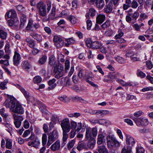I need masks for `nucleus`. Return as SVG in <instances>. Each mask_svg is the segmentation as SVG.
<instances>
[{"mask_svg": "<svg viewBox=\"0 0 153 153\" xmlns=\"http://www.w3.org/2000/svg\"><path fill=\"white\" fill-rule=\"evenodd\" d=\"M16 100L14 98L7 99L4 103V105L6 108H9L12 111L16 106Z\"/></svg>", "mask_w": 153, "mask_h": 153, "instance_id": "nucleus-1", "label": "nucleus"}, {"mask_svg": "<svg viewBox=\"0 0 153 153\" xmlns=\"http://www.w3.org/2000/svg\"><path fill=\"white\" fill-rule=\"evenodd\" d=\"M58 133L57 130H54L51 133L48 137V140L47 145L50 146L58 137Z\"/></svg>", "mask_w": 153, "mask_h": 153, "instance_id": "nucleus-2", "label": "nucleus"}, {"mask_svg": "<svg viewBox=\"0 0 153 153\" xmlns=\"http://www.w3.org/2000/svg\"><path fill=\"white\" fill-rule=\"evenodd\" d=\"M60 125L62 131H70L71 126L69 120L68 118H65L63 120Z\"/></svg>", "mask_w": 153, "mask_h": 153, "instance_id": "nucleus-3", "label": "nucleus"}, {"mask_svg": "<svg viewBox=\"0 0 153 153\" xmlns=\"http://www.w3.org/2000/svg\"><path fill=\"white\" fill-rule=\"evenodd\" d=\"M88 1L100 9H102L105 5L104 0H88Z\"/></svg>", "mask_w": 153, "mask_h": 153, "instance_id": "nucleus-4", "label": "nucleus"}, {"mask_svg": "<svg viewBox=\"0 0 153 153\" xmlns=\"http://www.w3.org/2000/svg\"><path fill=\"white\" fill-rule=\"evenodd\" d=\"M133 120L138 126H146L149 124V121L147 119H144L141 117L135 118Z\"/></svg>", "mask_w": 153, "mask_h": 153, "instance_id": "nucleus-5", "label": "nucleus"}, {"mask_svg": "<svg viewBox=\"0 0 153 153\" xmlns=\"http://www.w3.org/2000/svg\"><path fill=\"white\" fill-rule=\"evenodd\" d=\"M39 14L43 17L46 16L47 14L46 5L43 1L39 2Z\"/></svg>", "mask_w": 153, "mask_h": 153, "instance_id": "nucleus-6", "label": "nucleus"}, {"mask_svg": "<svg viewBox=\"0 0 153 153\" xmlns=\"http://www.w3.org/2000/svg\"><path fill=\"white\" fill-rule=\"evenodd\" d=\"M53 41L56 46L58 48L61 47L64 45V41L59 36H54L53 38Z\"/></svg>", "mask_w": 153, "mask_h": 153, "instance_id": "nucleus-7", "label": "nucleus"}, {"mask_svg": "<svg viewBox=\"0 0 153 153\" xmlns=\"http://www.w3.org/2000/svg\"><path fill=\"white\" fill-rule=\"evenodd\" d=\"M12 111L15 113L22 114L24 113L25 110L24 108L20 104L16 102V106Z\"/></svg>", "mask_w": 153, "mask_h": 153, "instance_id": "nucleus-8", "label": "nucleus"}, {"mask_svg": "<svg viewBox=\"0 0 153 153\" xmlns=\"http://www.w3.org/2000/svg\"><path fill=\"white\" fill-rule=\"evenodd\" d=\"M56 58L53 55L51 56L48 58V64L54 68L58 67L59 66V62L56 60Z\"/></svg>", "mask_w": 153, "mask_h": 153, "instance_id": "nucleus-9", "label": "nucleus"}, {"mask_svg": "<svg viewBox=\"0 0 153 153\" xmlns=\"http://www.w3.org/2000/svg\"><path fill=\"white\" fill-rule=\"evenodd\" d=\"M21 57L20 54L16 51H15L13 58V64L17 66L20 63Z\"/></svg>", "mask_w": 153, "mask_h": 153, "instance_id": "nucleus-10", "label": "nucleus"}, {"mask_svg": "<svg viewBox=\"0 0 153 153\" xmlns=\"http://www.w3.org/2000/svg\"><path fill=\"white\" fill-rule=\"evenodd\" d=\"M16 86L19 89L22 93L23 94L27 100H30V96L29 95V93L28 92L26 91L19 84H17L16 85Z\"/></svg>", "mask_w": 153, "mask_h": 153, "instance_id": "nucleus-11", "label": "nucleus"}, {"mask_svg": "<svg viewBox=\"0 0 153 153\" xmlns=\"http://www.w3.org/2000/svg\"><path fill=\"white\" fill-rule=\"evenodd\" d=\"M126 142L127 145L131 147L133 146L135 143L134 139L130 135L126 134Z\"/></svg>", "mask_w": 153, "mask_h": 153, "instance_id": "nucleus-12", "label": "nucleus"}, {"mask_svg": "<svg viewBox=\"0 0 153 153\" xmlns=\"http://www.w3.org/2000/svg\"><path fill=\"white\" fill-rule=\"evenodd\" d=\"M116 139L113 136L109 135L107 137V145L108 147H112L114 146V142Z\"/></svg>", "mask_w": 153, "mask_h": 153, "instance_id": "nucleus-13", "label": "nucleus"}, {"mask_svg": "<svg viewBox=\"0 0 153 153\" xmlns=\"http://www.w3.org/2000/svg\"><path fill=\"white\" fill-rule=\"evenodd\" d=\"M2 58L3 59H1L0 60V64H4L6 66L9 65V60L10 58L9 54H6L5 55L4 54Z\"/></svg>", "mask_w": 153, "mask_h": 153, "instance_id": "nucleus-14", "label": "nucleus"}, {"mask_svg": "<svg viewBox=\"0 0 153 153\" xmlns=\"http://www.w3.org/2000/svg\"><path fill=\"white\" fill-rule=\"evenodd\" d=\"M53 73L55 75V77L58 79L62 77L63 75V72L60 71V69L58 67L54 68L53 70Z\"/></svg>", "mask_w": 153, "mask_h": 153, "instance_id": "nucleus-15", "label": "nucleus"}, {"mask_svg": "<svg viewBox=\"0 0 153 153\" xmlns=\"http://www.w3.org/2000/svg\"><path fill=\"white\" fill-rule=\"evenodd\" d=\"M96 143L95 139L94 137H91L89 139L87 145V149H92L94 147Z\"/></svg>", "mask_w": 153, "mask_h": 153, "instance_id": "nucleus-16", "label": "nucleus"}, {"mask_svg": "<svg viewBox=\"0 0 153 153\" xmlns=\"http://www.w3.org/2000/svg\"><path fill=\"white\" fill-rule=\"evenodd\" d=\"M16 16V13L15 11L13 10H11L7 12L5 15L6 19L8 18H14Z\"/></svg>", "mask_w": 153, "mask_h": 153, "instance_id": "nucleus-17", "label": "nucleus"}, {"mask_svg": "<svg viewBox=\"0 0 153 153\" xmlns=\"http://www.w3.org/2000/svg\"><path fill=\"white\" fill-rule=\"evenodd\" d=\"M21 65L22 69L26 71H28L30 67V65L27 60L22 61Z\"/></svg>", "mask_w": 153, "mask_h": 153, "instance_id": "nucleus-18", "label": "nucleus"}, {"mask_svg": "<svg viewBox=\"0 0 153 153\" xmlns=\"http://www.w3.org/2000/svg\"><path fill=\"white\" fill-rule=\"evenodd\" d=\"M105 136L102 134H99L97 137V143L98 145H101L104 143L105 141Z\"/></svg>", "mask_w": 153, "mask_h": 153, "instance_id": "nucleus-19", "label": "nucleus"}, {"mask_svg": "<svg viewBox=\"0 0 153 153\" xmlns=\"http://www.w3.org/2000/svg\"><path fill=\"white\" fill-rule=\"evenodd\" d=\"M60 147V141L58 140L52 144L51 147V150L53 151H56L59 150Z\"/></svg>", "mask_w": 153, "mask_h": 153, "instance_id": "nucleus-20", "label": "nucleus"}, {"mask_svg": "<svg viewBox=\"0 0 153 153\" xmlns=\"http://www.w3.org/2000/svg\"><path fill=\"white\" fill-rule=\"evenodd\" d=\"M120 76V74L117 72H111L107 75V77L109 78H110L112 82L113 79H116L118 76Z\"/></svg>", "mask_w": 153, "mask_h": 153, "instance_id": "nucleus-21", "label": "nucleus"}, {"mask_svg": "<svg viewBox=\"0 0 153 153\" xmlns=\"http://www.w3.org/2000/svg\"><path fill=\"white\" fill-rule=\"evenodd\" d=\"M101 44L97 41H93L91 45L89 46V48H91L94 49L99 48L101 46Z\"/></svg>", "mask_w": 153, "mask_h": 153, "instance_id": "nucleus-22", "label": "nucleus"}, {"mask_svg": "<svg viewBox=\"0 0 153 153\" xmlns=\"http://www.w3.org/2000/svg\"><path fill=\"white\" fill-rule=\"evenodd\" d=\"M105 16L104 14H100L96 18V23L98 24H102L105 20Z\"/></svg>", "mask_w": 153, "mask_h": 153, "instance_id": "nucleus-23", "label": "nucleus"}, {"mask_svg": "<svg viewBox=\"0 0 153 153\" xmlns=\"http://www.w3.org/2000/svg\"><path fill=\"white\" fill-rule=\"evenodd\" d=\"M56 79L55 78L49 80L48 82V85L49 86L48 87L49 89L51 90L55 88L56 85V84L55 83Z\"/></svg>", "mask_w": 153, "mask_h": 153, "instance_id": "nucleus-24", "label": "nucleus"}, {"mask_svg": "<svg viewBox=\"0 0 153 153\" xmlns=\"http://www.w3.org/2000/svg\"><path fill=\"white\" fill-rule=\"evenodd\" d=\"M63 137H62V141L63 143L62 145L64 146L66 144L65 142H66L67 139L68 138V133L70 131H62Z\"/></svg>", "mask_w": 153, "mask_h": 153, "instance_id": "nucleus-25", "label": "nucleus"}, {"mask_svg": "<svg viewBox=\"0 0 153 153\" xmlns=\"http://www.w3.org/2000/svg\"><path fill=\"white\" fill-rule=\"evenodd\" d=\"M40 104V109L41 111L43 116H45L48 114V111L47 110L46 107L43 104L39 102V105Z\"/></svg>", "mask_w": 153, "mask_h": 153, "instance_id": "nucleus-26", "label": "nucleus"}, {"mask_svg": "<svg viewBox=\"0 0 153 153\" xmlns=\"http://www.w3.org/2000/svg\"><path fill=\"white\" fill-rule=\"evenodd\" d=\"M112 10V4L111 3H109L105 6L104 9V11L105 12L108 13H111Z\"/></svg>", "mask_w": 153, "mask_h": 153, "instance_id": "nucleus-27", "label": "nucleus"}, {"mask_svg": "<svg viewBox=\"0 0 153 153\" xmlns=\"http://www.w3.org/2000/svg\"><path fill=\"white\" fill-rule=\"evenodd\" d=\"M91 128L90 127L87 128L86 129L85 133V138L87 139H90L91 137H93L92 136Z\"/></svg>", "mask_w": 153, "mask_h": 153, "instance_id": "nucleus-28", "label": "nucleus"}, {"mask_svg": "<svg viewBox=\"0 0 153 153\" xmlns=\"http://www.w3.org/2000/svg\"><path fill=\"white\" fill-rule=\"evenodd\" d=\"M7 36V32L4 30H0V38L2 39H6Z\"/></svg>", "mask_w": 153, "mask_h": 153, "instance_id": "nucleus-29", "label": "nucleus"}, {"mask_svg": "<svg viewBox=\"0 0 153 153\" xmlns=\"http://www.w3.org/2000/svg\"><path fill=\"white\" fill-rule=\"evenodd\" d=\"M98 151L100 153H105L108 152L106 148L104 145L98 146Z\"/></svg>", "mask_w": 153, "mask_h": 153, "instance_id": "nucleus-30", "label": "nucleus"}, {"mask_svg": "<svg viewBox=\"0 0 153 153\" xmlns=\"http://www.w3.org/2000/svg\"><path fill=\"white\" fill-rule=\"evenodd\" d=\"M13 116L15 121L22 122V121L23 120V118L22 116L14 114H13Z\"/></svg>", "mask_w": 153, "mask_h": 153, "instance_id": "nucleus-31", "label": "nucleus"}, {"mask_svg": "<svg viewBox=\"0 0 153 153\" xmlns=\"http://www.w3.org/2000/svg\"><path fill=\"white\" fill-rule=\"evenodd\" d=\"M47 57L46 55H42L39 59V64L40 65H43L46 62Z\"/></svg>", "mask_w": 153, "mask_h": 153, "instance_id": "nucleus-32", "label": "nucleus"}, {"mask_svg": "<svg viewBox=\"0 0 153 153\" xmlns=\"http://www.w3.org/2000/svg\"><path fill=\"white\" fill-rule=\"evenodd\" d=\"M77 149L79 151H80L83 149H87V147L85 143H78Z\"/></svg>", "mask_w": 153, "mask_h": 153, "instance_id": "nucleus-33", "label": "nucleus"}, {"mask_svg": "<svg viewBox=\"0 0 153 153\" xmlns=\"http://www.w3.org/2000/svg\"><path fill=\"white\" fill-rule=\"evenodd\" d=\"M68 20L71 22L73 24H75L77 22V19L76 17L73 16H69L67 17Z\"/></svg>", "mask_w": 153, "mask_h": 153, "instance_id": "nucleus-34", "label": "nucleus"}, {"mask_svg": "<svg viewBox=\"0 0 153 153\" xmlns=\"http://www.w3.org/2000/svg\"><path fill=\"white\" fill-rule=\"evenodd\" d=\"M58 98L61 101L65 102H69V99L65 95L59 96Z\"/></svg>", "mask_w": 153, "mask_h": 153, "instance_id": "nucleus-35", "label": "nucleus"}, {"mask_svg": "<svg viewBox=\"0 0 153 153\" xmlns=\"http://www.w3.org/2000/svg\"><path fill=\"white\" fill-rule=\"evenodd\" d=\"M33 21L31 19H30L29 20L27 26L26 27V29L27 30H33Z\"/></svg>", "mask_w": 153, "mask_h": 153, "instance_id": "nucleus-36", "label": "nucleus"}, {"mask_svg": "<svg viewBox=\"0 0 153 153\" xmlns=\"http://www.w3.org/2000/svg\"><path fill=\"white\" fill-rule=\"evenodd\" d=\"M0 114L3 117L5 118H6L8 116V113L4 108L0 109Z\"/></svg>", "mask_w": 153, "mask_h": 153, "instance_id": "nucleus-37", "label": "nucleus"}, {"mask_svg": "<svg viewBox=\"0 0 153 153\" xmlns=\"http://www.w3.org/2000/svg\"><path fill=\"white\" fill-rule=\"evenodd\" d=\"M12 142L11 140L7 139L6 140V147L8 149H11L12 146Z\"/></svg>", "mask_w": 153, "mask_h": 153, "instance_id": "nucleus-38", "label": "nucleus"}, {"mask_svg": "<svg viewBox=\"0 0 153 153\" xmlns=\"http://www.w3.org/2000/svg\"><path fill=\"white\" fill-rule=\"evenodd\" d=\"M132 147L130 146H128L127 149H126L125 148L122 149L121 153H130L131 152Z\"/></svg>", "mask_w": 153, "mask_h": 153, "instance_id": "nucleus-39", "label": "nucleus"}, {"mask_svg": "<svg viewBox=\"0 0 153 153\" xmlns=\"http://www.w3.org/2000/svg\"><path fill=\"white\" fill-rule=\"evenodd\" d=\"M75 141L74 140H71L67 144V148L68 149L70 150L74 146L75 144Z\"/></svg>", "mask_w": 153, "mask_h": 153, "instance_id": "nucleus-40", "label": "nucleus"}, {"mask_svg": "<svg viewBox=\"0 0 153 153\" xmlns=\"http://www.w3.org/2000/svg\"><path fill=\"white\" fill-rule=\"evenodd\" d=\"M115 59L118 62L121 64H124L126 62V60L125 59L119 56L116 57Z\"/></svg>", "mask_w": 153, "mask_h": 153, "instance_id": "nucleus-41", "label": "nucleus"}, {"mask_svg": "<svg viewBox=\"0 0 153 153\" xmlns=\"http://www.w3.org/2000/svg\"><path fill=\"white\" fill-rule=\"evenodd\" d=\"M110 23L109 21L108 20H107L106 22L102 24L101 27L104 30L105 28L108 27L110 25Z\"/></svg>", "mask_w": 153, "mask_h": 153, "instance_id": "nucleus-42", "label": "nucleus"}, {"mask_svg": "<svg viewBox=\"0 0 153 153\" xmlns=\"http://www.w3.org/2000/svg\"><path fill=\"white\" fill-rule=\"evenodd\" d=\"M30 145H32L33 147L37 148H38V139H36L32 141Z\"/></svg>", "mask_w": 153, "mask_h": 153, "instance_id": "nucleus-43", "label": "nucleus"}, {"mask_svg": "<svg viewBox=\"0 0 153 153\" xmlns=\"http://www.w3.org/2000/svg\"><path fill=\"white\" fill-rule=\"evenodd\" d=\"M8 83L7 80H5L4 81L1 82L0 84V89L2 90H4L5 89V85Z\"/></svg>", "mask_w": 153, "mask_h": 153, "instance_id": "nucleus-44", "label": "nucleus"}, {"mask_svg": "<svg viewBox=\"0 0 153 153\" xmlns=\"http://www.w3.org/2000/svg\"><path fill=\"white\" fill-rule=\"evenodd\" d=\"M51 120L55 124L59 122V119L56 115H53Z\"/></svg>", "mask_w": 153, "mask_h": 153, "instance_id": "nucleus-45", "label": "nucleus"}, {"mask_svg": "<svg viewBox=\"0 0 153 153\" xmlns=\"http://www.w3.org/2000/svg\"><path fill=\"white\" fill-rule=\"evenodd\" d=\"M70 62L69 60H66L65 63V69L66 71L68 70L70 67Z\"/></svg>", "mask_w": 153, "mask_h": 153, "instance_id": "nucleus-46", "label": "nucleus"}, {"mask_svg": "<svg viewBox=\"0 0 153 153\" xmlns=\"http://www.w3.org/2000/svg\"><path fill=\"white\" fill-rule=\"evenodd\" d=\"M85 71L83 70H80L78 74V76L80 78H82L83 77H85Z\"/></svg>", "mask_w": 153, "mask_h": 153, "instance_id": "nucleus-47", "label": "nucleus"}, {"mask_svg": "<svg viewBox=\"0 0 153 153\" xmlns=\"http://www.w3.org/2000/svg\"><path fill=\"white\" fill-rule=\"evenodd\" d=\"M42 140L43 146L45 145L46 143L47 142V135L46 134H44L42 135Z\"/></svg>", "mask_w": 153, "mask_h": 153, "instance_id": "nucleus-48", "label": "nucleus"}, {"mask_svg": "<svg viewBox=\"0 0 153 153\" xmlns=\"http://www.w3.org/2000/svg\"><path fill=\"white\" fill-rule=\"evenodd\" d=\"M72 99L74 101L81 102L84 100L81 97L76 96V97H73Z\"/></svg>", "mask_w": 153, "mask_h": 153, "instance_id": "nucleus-49", "label": "nucleus"}, {"mask_svg": "<svg viewBox=\"0 0 153 153\" xmlns=\"http://www.w3.org/2000/svg\"><path fill=\"white\" fill-rule=\"evenodd\" d=\"M4 48L5 53L7 54H9L10 52V51L9 49L10 45L9 43H7L6 44Z\"/></svg>", "mask_w": 153, "mask_h": 153, "instance_id": "nucleus-50", "label": "nucleus"}, {"mask_svg": "<svg viewBox=\"0 0 153 153\" xmlns=\"http://www.w3.org/2000/svg\"><path fill=\"white\" fill-rule=\"evenodd\" d=\"M71 129H75L76 127L77 124L76 122L74 121H71Z\"/></svg>", "mask_w": 153, "mask_h": 153, "instance_id": "nucleus-51", "label": "nucleus"}, {"mask_svg": "<svg viewBox=\"0 0 153 153\" xmlns=\"http://www.w3.org/2000/svg\"><path fill=\"white\" fill-rule=\"evenodd\" d=\"M91 133L92 134L93 136L94 137H96L97 134V128L94 127L91 129Z\"/></svg>", "mask_w": 153, "mask_h": 153, "instance_id": "nucleus-52", "label": "nucleus"}, {"mask_svg": "<svg viewBox=\"0 0 153 153\" xmlns=\"http://www.w3.org/2000/svg\"><path fill=\"white\" fill-rule=\"evenodd\" d=\"M68 44H74L76 43V41L72 38L67 39H66Z\"/></svg>", "mask_w": 153, "mask_h": 153, "instance_id": "nucleus-53", "label": "nucleus"}, {"mask_svg": "<svg viewBox=\"0 0 153 153\" xmlns=\"http://www.w3.org/2000/svg\"><path fill=\"white\" fill-rule=\"evenodd\" d=\"M87 28L88 30H90L91 29V27L92 26V22L91 21L88 19L86 21Z\"/></svg>", "mask_w": 153, "mask_h": 153, "instance_id": "nucleus-54", "label": "nucleus"}, {"mask_svg": "<svg viewBox=\"0 0 153 153\" xmlns=\"http://www.w3.org/2000/svg\"><path fill=\"white\" fill-rule=\"evenodd\" d=\"M145 152L144 149L141 147H138L137 148V153H144Z\"/></svg>", "mask_w": 153, "mask_h": 153, "instance_id": "nucleus-55", "label": "nucleus"}, {"mask_svg": "<svg viewBox=\"0 0 153 153\" xmlns=\"http://www.w3.org/2000/svg\"><path fill=\"white\" fill-rule=\"evenodd\" d=\"M113 32L111 30H108L106 31L105 33V35L108 36H111L113 35Z\"/></svg>", "mask_w": 153, "mask_h": 153, "instance_id": "nucleus-56", "label": "nucleus"}, {"mask_svg": "<svg viewBox=\"0 0 153 153\" xmlns=\"http://www.w3.org/2000/svg\"><path fill=\"white\" fill-rule=\"evenodd\" d=\"M85 78H92V73L89 71L86 72L85 73Z\"/></svg>", "mask_w": 153, "mask_h": 153, "instance_id": "nucleus-57", "label": "nucleus"}, {"mask_svg": "<svg viewBox=\"0 0 153 153\" xmlns=\"http://www.w3.org/2000/svg\"><path fill=\"white\" fill-rule=\"evenodd\" d=\"M146 63L147 68L149 69H151L153 67V65L152 64L151 61H147Z\"/></svg>", "mask_w": 153, "mask_h": 153, "instance_id": "nucleus-58", "label": "nucleus"}, {"mask_svg": "<svg viewBox=\"0 0 153 153\" xmlns=\"http://www.w3.org/2000/svg\"><path fill=\"white\" fill-rule=\"evenodd\" d=\"M132 27L136 31H138L140 30V26L137 23L134 24Z\"/></svg>", "mask_w": 153, "mask_h": 153, "instance_id": "nucleus-59", "label": "nucleus"}, {"mask_svg": "<svg viewBox=\"0 0 153 153\" xmlns=\"http://www.w3.org/2000/svg\"><path fill=\"white\" fill-rule=\"evenodd\" d=\"M143 114V112L141 111H138L134 113V115L136 117H139Z\"/></svg>", "mask_w": 153, "mask_h": 153, "instance_id": "nucleus-60", "label": "nucleus"}, {"mask_svg": "<svg viewBox=\"0 0 153 153\" xmlns=\"http://www.w3.org/2000/svg\"><path fill=\"white\" fill-rule=\"evenodd\" d=\"M135 97L132 95L129 94H126V99L127 100H133Z\"/></svg>", "mask_w": 153, "mask_h": 153, "instance_id": "nucleus-61", "label": "nucleus"}, {"mask_svg": "<svg viewBox=\"0 0 153 153\" xmlns=\"http://www.w3.org/2000/svg\"><path fill=\"white\" fill-rule=\"evenodd\" d=\"M88 12L89 13L91 14V16H94L95 14V10L93 8H91L89 10Z\"/></svg>", "mask_w": 153, "mask_h": 153, "instance_id": "nucleus-62", "label": "nucleus"}, {"mask_svg": "<svg viewBox=\"0 0 153 153\" xmlns=\"http://www.w3.org/2000/svg\"><path fill=\"white\" fill-rule=\"evenodd\" d=\"M137 75L138 76H139L141 78H142L145 77L146 76L145 73H144L141 71H140L139 72Z\"/></svg>", "mask_w": 153, "mask_h": 153, "instance_id": "nucleus-63", "label": "nucleus"}, {"mask_svg": "<svg viewBox=\"0 0 153 153\" xmlns=\"http://www.w3.org/2000/svg\"><path fill=\"white\" fill-rule=\"evenodd\" d=\"M149 91H153V87H148L144 88L142 89V91L143 92H145Z\"/></svg>", "mask_w": 153, "mask_h": 153, "instance_id": "nucleus-64", "label": "nucleus"}]
</instances>
